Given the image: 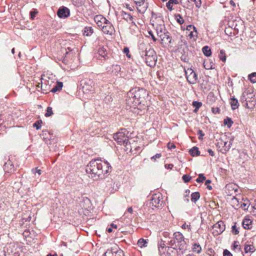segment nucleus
<instances>
[{"mask_svg": "<svg viewBox=\"0 0 256 256\" xmlns=\"http://www.w3.org/2000/svg\"><path fill=\"white\" fill-rule=\"evenodd\" d=\"M112 166L108 161L96 158L90 160L87 165L86 171L89 176L94 180L104 179L111 172Z\"/></svg>", "mask_w": 256, "mask_h": 256, "instance_id": "nucleus-1", "label": "nucleus"}, {"mask_svg": "<svg viewBox=\"0 0 256 256\" xmlns=\"http://www.w3.org/2000/svg\"><path fill=\"white\" fill-rule=\"evenodd\" d=\"M126 104L140 112L146 110L148 106L146 98H148V92L144 88H134L127 94Z\"/></svg>", "mask_w": 256, "mask_h": 256, "instance_id": "nucleus-2", "label": "nucleus"}, {"mask_svg": "<svg viewBox=\"0 0 256 256\" xmlns=\"http://www.w3.org/2000/svg\"><path fill=\"white\" fill-rule=\"evenodd\" d=\"M168 244L171 247H168V250L172 248L174 250H184L186 249V244L183 234L179 232H174L172 239L168 242Z\"/></svg>", "mask_w": 256, "mask_h": 256, "instance_id": "nucleus-3", "label": "nucleus"}, {"mask_svg": "<svg viewBox=\"0 0 256 256\" xmlns=\"http://www.w3.org/2000/svg\"><path fill=\"white\" fill-rule=\"evenodd\" d=\"M128 132L126 129H122L120 131L114 134V138L118 144L128 146L130 143L128 136Z\"/></svg>", "mask_w": 256, "mask_h": 256, "instance_id": "nucleus-4", "label": "nucleus"}, {"mask_svg": "<svg viewBox=\"0 0 256 256\" xmlns=\"http://www.w3.org/2000/svg\"><path fill=\"white\" fill-rule=\"evenodd\" d=\"M104 256H124V252L117 245L106 250Z\"/></svg>", "mask_w": 256, "mask_h": 256, "instance_id": "nucleus-5", "label": "nucleus"}, {"mask_svg": "<svg viewBox=\"0 0 256 256\" xmlns=\"http://www.w3.org/2000/svg\"><path fill=\"white\" fill-rule=\"evenodd\" d=\"M161 198L162 196L160 194H153L150 199V206H152V209L154 208H159L160 206L163 202V201L161 200Z\"/></svg>", "mask_w": 256, "mask_h": 256, "instance_id": "nucleus-6", "label": "nucleus"}, {"mask_svg": "<svg viewBox=\"0 0 256 256\" xmlns=\"http://www.w3.org/2000/svg\"><path fill=\"white\" fill-rule=\"evenodd\" d=\"M226 228L225 224L222 220H220L213 226L214 232V235H218L221 234Z\"/></svg>", "mask_w": 256, "mask_h": 256, "instance_id": "nucleus-7", "label": "nucleus"}, {"mask_svg": "<svg viewBox=\"0 0 256 256\" xmlns=\"http://www.w3.org/2000/svg\"><path fill=\"white\" fill-rule=\"evenodd\" d=\"M100 29L104 34L110 36H112L114 32V28L109 20L106 22V24Z\"/></svg>", "mask_w": 256, "mask_h": 256, "instance_id": "nucleus-8", "label": "nucleus"}, {"mask_svg": "<svg viewBox=\"0 0 256 256\" xmlns=\"http://www.w3.org/2000/svg\"><path fill=\"white\" fill-rule=\"evenodd\" d=\"M137 6L138 10L144 14L147 9L146 4L144 3V0H134Z\"/></svg>", "mask_w": 256, "mask_h": 256, "instance_id": "nucleus-9", "label": "nucleus"}, {"mask_svg": "<svg viewBox=\"0 0 256 256\" xmlns=\"http://www.w3.org/2000/svg\"><path fill=\"white\" fill-rule=\"evenodd\" d=\"M94 20L98 26L101 28L108 20L102 15H96L94 17Z\"/></svg>", "mask_w": 256, "mask_h": 256, "instance_id": "nucleus-10", "label": "nucleus"}, {"mask_svg": "<svg viewBox=\"0 0 256 256\" xmlns=\"http://www.w3.org/2000/svg\"><path fill=\"white\" fill-rule=\"evenodd\" d=\"M57 14L60 18H66L70 15V10L66 7H61L58 10Z\"/></svg>", "mask_w": 256, "mask_h": 256, "instance_id": "nucleus-11", "label": "nucleus"}, {"mask_svg": "<svg viewBox=\"0 0 256 256\" xmlns=\"http://www.w3.org/2000/svg\"><path fill=\"white\" fill-rule=\"evenodd\" d=\"M144 60L148 66L150 67H154L155 66L157 60L156 54L151 56L146 57V59Z\"/></svg>", "mask_w": 256, "mask_h": 256, "instance_id": "nucleus-12", "label": "nucleus"}, {"mask_svg": "<svg viewBox=\"0 0 256 256\" xmlns=\"http://www.w3.org/2000/svg\"><path fill=\"white\" fill-rule=\"evenodd\" d=\"M160 38L162 44H168L171 43L172 38L168 31L164 33L162 36H160Z\"/></svg>", "mask_w": 256, "mask_h": 256, "instance_id": "nucleus-13", "label": "nucleus"}, {"mask_svg": "<svg viewBox=\"0 0 256 256\" xmlns=\"http://www.w3.org/2000/svg\"><path fill=\"white\" fill-rule=\"evenodd\" d=\"M156 54V52L154 49L149 48H146L145 50L141 52V56L144 60L146 59V57H149Z\"/></svg>", "mask_w": 256, "mask_h": 256, "instance_id": "nucleus-14", "label": "nucleus"}, {"mask_svg": "<svg viewBox=\"0 0 256 256\" xmlns=\"http://www.w3.org/2000/svg\"><path fill=\"white\" fill-rule=\"evenodd\" d=\"M245 102H242V106L248 109L252 110L254 108L256 105V100H248L246 99L244 100Z\"/></svg>", "mask_w": 256, "mask_h": 256, "instance_id": "nucleus-15", "label": "nucleus"}, {"mask_svg": "<svg viewBox=\"0 0 256 256\" xmlns=\"http://www.w3.org/2000/svg\"><path fill=\"white\" fill-rule=\"evenodd\" d=\"M186 76V80H191L192 79H196V74L191 68H188L185 70Z\"/></svg>", "mask_w": 256, "mask_h": 256, "instance_id": "nucleus-16", "label": "nucleus"}, {"mask_svg": "<svg viewBox=\"0 0 256 256\" xmlns=\"http://www.w3.org/2000/svg\"><path fill=\"white\" fill-rule=\"evenodd\" d=\"M55 76L49 72H44L40 80H53Z\"/></svg>", "mask_w": 256, "mask_h": 256, "instance_id": "nucleus-17", "label": "nucleus"}, {"mask_svg": "<svg viewBox=\"0 0 256 256\" xmlns=\"http://www.w3.org/2000/svg\"><path fill=\"white\" fill-rule=\"evenodd\" d=\"M252 221L248 218H244L242 224L244 229L250 230L252 228Z\"/></svg>", "mask_w": 256, "mask_h": 256, "instance_id": "nucleus-18", "label": "nucleus"}, {"mask_svg": "<svg viewBox=\"0 0 256 256\" xmlns=\"http://www.w3.org/2000/svg\"><path fill=\"white\" fill-rule=\"evenodd\" d=\"M63 86V84L62 82L60 81H56V84L51 90L52 92H56L60 91Z\"/></svg>", "mask_w": 256, "mask_h": 256, "instance_id": "nucleus-19", "label": "nucleus"}, {"mask_svg": "<svg viewBox=\"0 0 256 256\" xmlns=\"http://www.w3.org/2000/svg\"><path fill=\"white\" fill-rule=\"evenodd\" d=\"M179 2L178 0H169L166 4V6L169 10L172 11L173 10V5L177 4Z\"/></svg>", "mask_w": 256, "mask_h": 256, "instance_id": "nucleus-20", "label": "nucleus"}, {"mask_svg": "<svg viewBox=\"0 0 256 256\" xmlns=\"http://www.w3.org/2000/svg\"><path fill=\"white\" fill-rule=\"evenodd\" d=\"M122 18L126 20L128 22H132V23H134L133 22V18L132 16L130 14L126 12H122Z\"/></svg>", "mask_w": 256, "mask_h": 256, "instance_id": "nucleus-21", "label": "nucleus"}, {"mask_svg": "<svg viewBox=\"0 0 256 256\" xmlns=\"http://www.w3.org/2000/svg\"><path fill=\"white\" fill-rule=\"evenodd\" d=\"M190 154L192 156H198L200 154V152L198 150V148L196 146H194L189 150Z\"/></svg>", "mask_w": 256, "mask_h": 256, "instance_id": "nucleus-22", "label": "nucleus"}, {"mask_svg": "<svg viewBox=\"0 0 256 256\" xmlns=\"http://www.w3.org/2000/svg\"><path fill=\"white\" fill-rule=\"evenodd\" d=\"M244 250L246 253H248L253 252L255 250V249L253 245L247 244L246 243L244 245Z\"/></svg>", "mask_w": 256, "mask_h": 256, "instance_id": "nucleus-23", "label": "nucleus"}, {"mask_svg": "<svg viewBox=\"0 0 256 256\" xmlns=\"http://www.w3.org/2000/svg\"><path fill=\"white\" fill-rule=\"evenodd\" d=\"M94 32V30L91 26H86L84 28L83 34L86 36H90Z\"/></svg>", "mask_w": 256, "mask_h": 256, "instance_id": "nucleus-24", "label": "nucleus"}, {"mask_svg": "<svg viewBox=\"0 0 256 256\" xmlns=\"http://www.w3.org/2000/svg\"><path fill=\"white\" fill-rule=\"evenodd\" d=\"M230 104L232 110H236L238 107V102L237 99L235 98H232L230 99Z\"/></svg>", "mask_w": 256, "mask_h": 256, "instance_id": "nucleus-25", "label": "nucleus"}, {"mask_svg": "<svg viewBox=\"0 0 256 256\" xmlns=\"http://www.w3.org/2000/svg\"><path fill=\"white\" fill-rule=\"evenodd\" d=\"M98 54L100 56H102L104 58H106L107 57L106 50L103 46L99 48L98 50Z\"/></svg>", "mask_w": 256, "mask_h": 256, "instance_id": "nucleus-26", "label": "nucleus"}, {"mask_svg": "<svg viewBox=\"0 0 256 256\" xmlns=\"http://www.w3.org/2000/svg\"><path fill=\"white\" fill-rule=\"evenodd\" d=\"M200 198V194L198 192H194L191 194L192 202L196 203Z\"/></svg>", "mask_w": 256, "mask_h": 256, "instance_id": "nucleus-27", "label": "nucleus"}, {"mask_svg": "<svg viewBox=\"0 0 256 256\" xmlns=\"http://www.w3.org/2000/svg\"><path fill=\"white\" fill-rule=\"evenodd\" d=\"M204 54L206 56H210L212 54L210 48L208 46H204L202 48Z\"/></svg>", "mask_w": 256, "mask_h": 256, "instance_id": "nucleus-28", "label": "nucleus"}, {"mask_svg": "<svg viewBox=\"0 0 256 256\" xmlns=\"http://www.w3.org/2000/svg\"><path fill=\"white\" fill-rule=\"evenodd\" d=\"M148 240H144L142 238H140L138 242V245L140 247H146L147 246Z\"/></svg>", "mask_w": 256, "mask_h": 256, "instance_id": "nucleus-29", "label": "nucleus"}, {"mask_svg": "<svg viewBox=\"0 0 256 256\" xmlns=\"http://www.w3.org/2000/svg\"><path fill=\"white\" fill-rule=\"evenodd\" d=\"M167 32L164 26H160L159 27H158L156 28V32L158 36L160 37V36H162L164 34V33H165Z\"/></svg>", "mask_w": 256, "mask_h": 256, "instance_id": "nucleus-30", "label": "nucleus"}, {"mask_svg": "<svg viewBox=\"0 0 256 256\" xmlns=\"http://www.w3.org/2000/svg\"><path fill=\"white\" fill-rule=\"evenodd\" d=\"M202 248L199 244L195 243L192 246V250L194 252L200 254L201 252Z\"/></svg>", "mask_w": 256, "mask_h": 256, "instance_id": "nucleus-31", "label": "nucleus"}, {"mask_svg": "<svg viewBox=\"0 0 256 256\" xmlns=\"http://www.w3.org/2000/svg\"><path fill=\"white\" fill-rule=\"evenodd\" d=\"M207 100L210 103L212 104L216 102V98L214 94L212 92H210L208 94Z\"/></svg>", "mask_w": 256, "mask_h": 256, "instance_id": "nucleus-32", "label": "nucleus"}, {"mask_svg": "<svg viewBox=\"0 0 256 256\" xmlns=\"http://www.w3.org/2000/svg\"><path fill=\"white\" fill-rule=\"evenodd\" d=\"M232 250H237L238 252H242L241 247L238 241L234 242Z\"/></svg>", "mask_w": 256, "mask_h": 256, "instance_id": "nucleus-33", "label": "nucleus"}, {"mask_svg": "<svg viewBox=\"0 0 256 256\" xmlns=\"http://www.w3.org/2000/svg\"><path fill=\"white\" fill-rule=\"evenodd\" d=\"M233 123L234 122L232 120V118L228 117H227L224 120V124L225 125H227L228 127L229 128L232 126Z\"/></svg>", "mask_w": 256, "mask_h": 256, "instance_id": "nucleus-34", "label": "nucleus"}, {"mask_svg": "<svg viewBox=\"0 0 256 256\" xmlns=\"http://www.w3.org/2000/svg\"><path fill=\"white\" fill-rule=\"evenodd\" d=\"M192 106L195 108L194 110V112H196L202 106V103L201 102H199L198 101H194L192 102Z\"/></svg>", "mask_w": 256, "mask_h": 256, "instance_id": "nucleus-35", "label": "nucleus"}, {"mask_svg": "<svg viewBox=\"0 0 256 256\" xmlns=\"http://www.w3.org/2000/svg\"><path fill=\"white\" fill-rule=\"evenodd\" d=\"M82 90L84 92H87L90 91H92L93 88L92 86H90V85H83L82 86Z\"/></svg>", "mask_w": 256, "mask_h": 256, "instance_id": "nucleus-36", "label": "nucleus"}, {"mask_svg": "<svg viewBox=\"0 0 256 256\" xmlns=\"http://www.w3.org/2000/svg\"><path fill=\"white\" fill-rule=\"evenodd\" d=\"M232 144L230 142L228 144L226 142H223L222 147L224 148V150L226 152L228 151L231 148Z\"/></svg>", "mask_w": 256, "mask_h": 256, "instance_id": "nucleus-37", "label": "nucleus"}, {"mask_svg": "<svg viewBox=\"0 0 256 256\" xmlns=\"http://www.w3.org/2000/svg\"><path fill=\"white\" fill-rule=\"evenodd\" d=\"M206 179V176L202 174H198V177L196 178V182L198 183L202 182Z\"/></svg>", "mask_w": 256, "mask_h": 256, "instance_id": "nucleus-38", "label": "nucleus"}, {"mask_svg": "<svg viewBox=\"0 0 256 256\" xmlns=\"http://www.w3.org/2000/svg\"><path fill=\"white\" fill-rule=\"evenodd\" d=\"M53 114V112L52 110V108L48 106L46 108V112L44 116L46 117H49Z\"/></svg>", "mask_w": 256, "mask_h": 256, "instance_id": "nucleus-39", "label": "nucleus"}, {"mask_svg": "<svg viewBox=\"0 0 256 256\" xmlns=\"http://www.w3.org/2000/svg\"><path fill=\"white\" fill-rule=\"evenodd\" d=\"M220 58L223 62L226 60V56L225 55V52L224 50H220V54L219 55Z\"/></svg>", "mask_w": 256, "mask_h": 256, "instance_id": "nucleus-40", "label": "nucleus"}, {"mask_svg": "<svg viewBox=\"0 0 256 256\" xmlns=\"http://www.w3.org/2000/svg\"><path fill=\"white\" fill-rule=\"evenodd\" d=\"M232 232L234 234H238L239 233L238 228L236 226V223L232 227Z\"/></svg>", "mask_w": 256, "mask_h": 256, "instance_id": "nucleus-41", "label": "nucleus"}, {"mask_svg": "<svg viewBox=\"0 0 256 256\" xmlns=\"http://www.w3.org/2000/svg\"><path fill=\"white\" fill-rule=\"evenodd\" d=\"M42 123V121L37 120L36 122H34L33 124V126L36 128V130H39L41 128V124Z\"/></svg>", "mask_w": 256, "mask_h": 256, "instance_id": "nucleus-42", "label": "nucleus"}, {"mask_svg": "<svg viewBox=\"0 0 256 256\" xmlns=\"http://www.w3.org/2000/svg\"><path fill=\"white\" fill-rule=\"evenodd\" d=\"M192 177L188 174H184L182 177V179L184 180V182L186 183H187L190 181L191 180Z\"/></svg>", "mask_w": 256, "mask_h": 256, "instance_id": "nucleus-43", "label": "nucleus"}, {"mask_svg": "<svg viewBox=\"0 0 256 256\" xmlns=\"http://www.w3.org/2000/svg\"><path fill=\"white\" fill-rule=\"evenodd\" d=\"M112 100H113V98H112V96H110V95L106 96L104 100L106 104H108L109 102H112Z\"/></svg>", "mask_w": 256, "mask_h": 256, "instance_id": "nucleus-44", "label": "nucleus"}, {"mask_svg": "<svg viewBox=\"0 0 256 256\" xmlns=\"http://www.w3.org/2000/svg\"><path fill=\"white\" fill-rule=\"evenodd\" d=\"M182 229L186 230L188 228V232H190L192 230V226L190 224H187L186 222H184L181 226Z\"/></svg>", "mask_w": 256, "mask_h": 256, "instance_id": "nucleus-45", "label": "nucleus"}, {"mask_svg": "<svg viewBox=\"0 0 256 256\" xmlns=\"http://www.w3.org/2000/svg\"><path fill=\"white\" fill-rule=\"evenodd\" d=\"M176 20L177 22L180 24H182L184 22V20L180 14H178L176 16Z\"/></svg>", "mask_w": 256, "mask_h": 256, "instance_id": "nucleus-46", "label": "nucleus"}, {"mask_svg": "<svg viewBox=\"0 0 256 256\" xmlns=\"http://www.w3.org/2000/svg\"><path fill=\"white\" fill-rule=\"evenodd\" d=\"M32 172L35 175H36V174H38V176L42 174V171L38 169V168H32Z\"/></svg>", "mask_w": 256, "mask_h": 256, "instance_id": "nucleus-47", "label": "nucleus"}, {"mask_svg": "<svg viewBox=\"0 0 256 256\" xmlns=\"http://www.w3.org/2000/svg\"><path fill=\"white\" fill-rule=\"evenodd\" d=\"M38 13L36 10H34L30 12V16L31 20H34L36 17V14Z\"/></svg>", "mask_w": 256, "mask_h": 256, "instance_id": "nucleus-48", "label": "nucleus"}, {"mask_svg": "<svg viewBox=\"0 0 256 256\" xmlns=\"http://www.w3.org/2000/svg\"><path fill=\"white\" fill-rule=\"evenodd\" d=\"M186 30H188V31H190V32L192 31V30H194V32H195L196 34V27H195L194 26H193V25H191V24H190V25L188 26H187V28H186Z\"/></svg>", "mask_w": 256, "mask_h": 256, "instance_id": "nucleus-49", "label": "nucleus"}, {"mask_svg": "<svg viewBox=\"0 0 256 256\" xmlns=\"http://www.w3.org/2000/svg\"><path fill=\"white\" fill-rule=\"evenodd\" d=\"M198 135L199 140H202L203 136L204 135V134L202 130H198Z\"/></svg>", "mask_w": 256, "mask_h": 256, "instance_id": "nucleus-50", "label": "nucleus"}, {"mask_svg": "<svg viewBox=\"0 0 256 256\" xmlns=\"http://www.w3.org/2000/svg\"><path fill=\"white\" fill-rule=\"evenodd\" d=\"M211 183V180H206L205 182V185L206 186V188L208 190H212V186L210 185V184Z\"/></svg>", "mask_w": 256, "mask_h": 256, "instance_id": "nucleus-51", "label": "nucleus"}, {"mask_svg": "<svg viewBox=\"0 0 256 256\" xmlns=\"http://www.w3.org/2000/svg\"><path fill=\"white\" fill-rule=\"evenodd\" d=\"M162 155L160 154H156L154 156H152L151 158V160H153L154 162H155L156 160V158H159L161 157Z\"/></svg>", "mask_w": 256, "mask_h": 256, "instance_id": "nucleus-52", "label": "nucleus"}, {"mask_svg": "<svg viewBox=\"0 0 256 256\" xmlns=\"http://www.w3.org/2000/svg\"><path fill=\"white\" fill-rule=\"evenodd\" d=\"M8 166H11L12 168H10V170H12V168H14V166L12 164H11V162L10 161H8L7 162H6L4 165V169H6V167H8Z\"/></svg>", "mask_w": 256, "mask_h": 256, "instance_id": "nucleus-53", "label": "nucleus"}, {"mask_svg": "<svg viewBox=\"0 0 256 256\" xmlns=\"http://www.w3.org/2000/svg\"><path fill=\"white\" fill-rule=\"evenodd\" d=\"M195 3L196 6L197 8H200L201 6V0H191Z\"/></svg>", "mask_w": 256, "mask_h": 256, "instance_id": "nucleus-54", "label": "nucleus"}, {"mask_svg": "<svg viewBox=\"0 0 256 256\" xmlns=\"http://www.w3.org/2000/svg\"><path fill=\"white\" fill-rule=\"evenodd\" d=\"M256 78V72H252L248 76V80H253L252 78Z\"/></svg>", "mask_w": 256, "mask_h": 256, "instance_id": "nucleus-55", "label": "nucleus"}, {"mask_svg": "<svg viewBox=\"0 0 256 256\" xmlns=\"http://www.w3.org/2000/svg\"><path fill=\"white\" fill-rule=\"evenodd\" d=\"M223 256H232V254L228 250H224L223 252Z\"/></svg>", "mask_w": 256, "mask_h": 256, "instance_id": "nucleus-56", "label": "nucleus"}, {"mask_svg": "<svg viewBox=\"0 0 256 256\" xmlns=\"http://www.w3.org/2000/svg\"><path fill=\"white\" fill-rule=\"evenodd\" d=\"M165 244L164 242L162 241L159 244L158 250L160 252H161V249H163L164 248Z\"/></svg>", "mask_w": 256, "mask_h": 256, "instance_id": "nucleus-57", "label": "nucleus"}, {"mask_svg": "<svg viewBox=\"0 0 256 256\" xmlns=\"http://www.w3.org/2000/svg\"><path fill=\"white\" fill-rule=\"evenodd\" d=\"M84 82L81 84V85H90L92 86L93 84V82L92 81H83Z\"/></svg>", "mask_w": 256, "mask_h": 256, "instance_id": "nucleus-58", "label": "nucleus"}, {"mask_svg": "<svg viewBox=\"0 0 256 256\" xmlns=\"http://www.w3.org/2000/svg\"><path fill=\"white\" fill-rule=\"evenodd\" d=\"M212 112L214 114H218L220 112V108H212Z\"/></svg>", "mask_w": 256, "mask_h": 256, "instance_id": "nucleus-59", "label": "nucleus"}, {"mask_svg": "<svg viewBox=\"0 0 256 256\" xmlns=\"http://www.w3.org/2000/svg\"><path fill=\"white\" fill-rule=\"evenodd\" d=\"M189 36L192 38H194V37H196L197 36V33L196 34L194 32V31L193 30V31H191L190 32V33L189 34H188Z\"/></svg>", "mask_w": 256, "mask_h": 256, "instance_id": "nucleus-60", "label": "nucleus"}, {"mask_svg": "<svg viewBox=\"0 0 256 256\" xmlns=\"http://www.w3.org/2000/svg\"><path fill=\"white\" fill-rule=\"evenodd\" d=\"M208 81H206V80H205V81H202V82L201 84V85H202V88H204V89H207V90H209L210 88H206V85L208 84Z\"/></svg>", "mask_w": 256, "mask_h": 256, "instance_id": "nucleus-61", "label": "nucleus"}, {"mask_svg": "<svg viewBox=\"0 0 256 256\" xmlns=\"http://www.w3.org/2000/svg\"><path fill=\"white\" fill-rule=\"evenodd\" d=\"M167 146H168V149L174 148H176L174 144L173 143H171V142H168V144Z\"/></svg>", "mask_w": 256, "mask_h": 256, "instance_id": "nucleus-62", "label": "nucleus"}, {"mask_svg": "<svg viewBox=\"0 0 256 256\" xmlns=\"http://www.w3.org/2000/svg\"><path fill=\"white\" fill-rule=\"evenodd\" d=\"M148 34L149 36L152 37V38L154 41L156 42V38L154 36V34H153V33L152 32V31H148Z\"/></svg>", "mask_w": 256, "mask_h": 256, "instance_id": "nucleus-63", "label": "nucleus"}, {"mask_svg": "<svg viewBox=\"0 0 256 256\" xmlns=\"http://www.w3.org/2000/svg\"><path fill=\"white\" fill-rule=\"evenodd\" d=\"M174 165L172 164H165V168L167 169L172 170L173 168Z\"/></svg>", "mask_w": 256, "mask_h": 256, "instance_id": "nucleus-64", "label": "nucleus"}]
</instances>
